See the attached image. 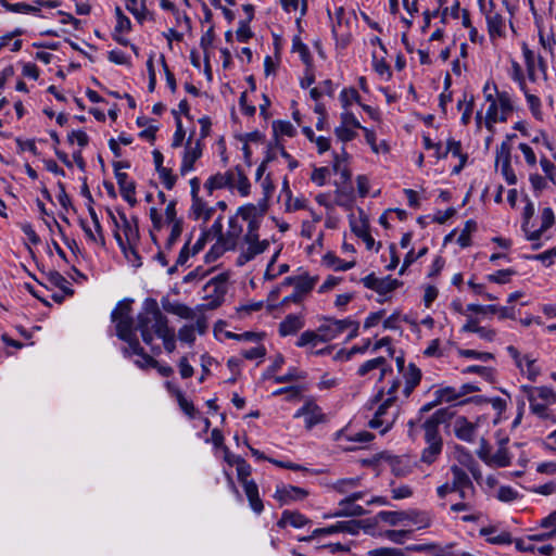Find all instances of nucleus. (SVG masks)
I'll list each match as a JSON object with an SVG mask.
<instances>
[{"mask_svg":"<svg viewBox=\"0 0 556 556\" xmlns=\"http://www.w3.org/2000/svg\"><path fill=\"white\" fill-rule=\"evenodd\" d=\"M137 329L142 341L151 346L153 354L159 355L161 348L153 346L154 336L163 340L164 349L173 353L176 349V334L173 328L168 326L167 317L161 312L159 303L153 298L144 300L142 311L137 316Z\"/></svg>","mask_w":556,"mask_h":556,"instance_id":"f257e3e1","label":"nucleus"},{"mask_svg":"<svg viewBox=\"0 0 556 556\" xmlns=\"http://www.w3.org/2000/svg\"><path fill=\"white\" fill-rule=\"evenodd\" d=\"M132 300H123L118 302L117 306L111 314V320L115 323L116 336L124 342L127 343L123 348V354L126 357L132 354H141L142 346L137 337V321L135 323L131 312Z\"/></svg>","mask_w":556,"mask_h":556,"instance_id":"f03ea898","label":"nucleus"},{"mask_svg":"<svg viewBox=\"0 0 556 556\" xmlns=\"http://www.w3.org/2000/svg\"><path fill=\"white\" fill-rule=\"evenodd\" d=\"M307 495L308 492L305 489L293 485H282L281 488H277L274 497L280 503V505H287L292 501L303 500Z\"/></svg>","mask_w":556,"mask_h":556,"instance_id":"7ed1b4c3","label":"nucleus"},{"mask_svg":"<svg viewBox=\"0 0 556 556\" xmlns=\"http://www.w3.org/2000/svg\"><path fill=\"white\" fill-rule=\"evenodd\" d=\"M328 324H324L318 328L320 332V342H328L340 333H342L345 329H348V324H350V319H327Z\"/></svg>","mask_w":556,"mask_h":556,"instance_id":"20e7f679","label":"nucleus"},{"mask_svg":"<svg viewBox=\"0 0 556 556\" xmlns=\"http://www.w3.org/2000/svg\"><path fill=\"white\" fill-rule=\"evenodd\" d=\"M305 416V425L307 429H312L315 425L324 419V414L314 402H306L294 415L295 418Z\"/></svg>","mask_w":556,"mask_h":556,"instance_id":"39448f33","label":"nucleus"},{"mask_svg":"<svg viewBox=\"0 0 556 556\" xmlns=\"http://www.w3.org/2000/svg\"><path fill=\"white\" fill-rule=\"evenodd\" d=\"M358 529H359V521L352 520V521H345V522H338L328 528L316 529L313 532L312 536L304 538L303 540L308 541L313 536H316V535L330 534V533H336V532H349L352 534H356L358 532Z\"/></svg>","mask_w":556,"mask_h":556,"instance_id":"423d86ee","label":"nucleus"},{"mask_svg":"<svg viewBox=\"0 0 556 556\" xmlns=\"http://www.w3.org/2000/svg\"><path fill=\"white\" fill-rule=\"evenodd\" d=\"M304 327V318L301 315L289 314L286 318L279 324V334L281 337H287L291 334H295Z\"/></svg>","mask_w":556,"mask_h":556,"instance_id":"0eeeda50","label":"nucleus"},{"mask_svg":"<svg viewBox=\"0 0 556 556\" xmlns=\"http://www.w3.org/2000/svg\"><path fill=\"white\" fill-rule=\"evenodd\" d=\"M191 137L188 139L187 149L185 151L182 163L180 167L181 175H186L189 170L193 169V165L198 159L202 155V149L200 141H197L195 147H189Z\"/></svg>","mask_w":556,"mask_h":556,"instance_id":"6e6552de","label":"nucleus"},{"mask_svg":"<svg viewBox=\"0 0 556 556\" xmlns=\"http://www.w3.org/2000/svg\"><path fill=\"white\" fill-rule=\"evenodd\" d=\"M117 185L119 187V191L122 197L129 203V205L135 206L137 200L135 198L136 192V184L135 181H128V175L126 173H117L116 175Z\"/></svg>","mask_w":556,"mask_h":556,"instance_id":"1a4fd4ad","label":"nucleus"},{"mask_svg":"<svg viewBox=\"0 0 556 556\" xmlns=\"http://www.w3.org/2000/svg\"><path fill=\"white\" fill-rule=\"evenodd\" d=\"M248 244L249 248L247 251L242 252L237 258V264L239 266H243L248 262L252 261L256 255L265 252L269 242L267 240H263L257 242H248Z\"/></svg>","mask_w":556,"mask_h":556,"instance_id":"9d476101","label":"nucleus"},{"mask_svg":"<svg viewBox=\"0 0 556 556\" xmlns=\"http://www.w3.org/2000/svg\"><path fill=\"white\" fill-rule=\"evenodd\" d=\"M455 434L458 439L467 442L473 440L476 425L468 421L466 417H458L454 425Z\"/></svg>","mask_w":556,"mask_h":556,"instance_id":"9b49d317","label":"nucleus"},{"mask_svg":"<svg viewBox=\"0 0 556 556\" xmlns=\"http://www.w3.org/2000/svg\"><path fill=\"white\" fill-rule=\"evenodd\" d=\"M309 520L298 511L285 510L281 518L278 520L277 526L285 528L288 523L294 528H302L307 525Z\"/></svg>","mask_w":556,"mask_h":556,"instance_id":"f8f14e48","label":"nucleus"},{"mask_svg":"<svg viewBox=\"0 0 556 556\" xmlns=\"http://www.w3.org/2000/svg\"><path fill=\"white\" fill-rule=\"evenodd\" d=\"M243 489L249 500L251 508L256 514H261L264 509V505L258 496V488L256 483L253 480H251L250 482L243 484Z\"/></svg>","mask_w":556,"mask_h":556,"instance_id":"ddd939ff","label":"nucleus"},{"mask_svg":"<svg viewBox=\"0 0 556 556\" xmlns=\"http://www.w3.org/2000/svg\"><path fill=\"white\" fill-rule=\"evenodd\" d=\"M242 233V227L239 225L237 217L229 218V229L224 233V242L227 243L228 249L235 250L238 243V239Z\"/></svg>","mask_w":556,"mask_h":556,"instance_id":"4468645a","label":"nucleus"},{"mask_svg":"<svg viewBox=\"0 0 556 556\" xmlns=\"http://www.w3.org/2000/svg\"><path fill=\"white\" fill-rule=\"evenodd\" d=\"M119 216L123 220V231L128 245L135 244L139 240V229L137 225V218L132 217L134 224L127 219L124 213L119 212Z\"/></svg>","mask_w":556,"mask_h":556,"instance_id":"2eb2a0df","label":"nucleus"},{"mask_svg":"<svg viewBox=\"0 0 556 556\" xmlns=\"http://www.w3.org/2000/svg\"><path fill=\"white\" fill-rule=\"evenodd\" d=\"M490 36H502L504 34V18L496 12L489 11L485 13Z\"/></svg>","mask_w":556,"mask_h":556,"instance_id":"dca6fc26","label":"nucleus"},{"mask_svg":"<svg viewBox=\"0 0 556 556\" xmlns=\"http://www.w3.org/2000/svg\"><path fill=\"white\" fill-rule=\"evenodd\" d=\"M451 471L453 473L452 485L454 486L455 490L462 488H470V491L473 492L475 486L469 476L460 467L454 465L452 466Z\"/></svg>","mask_w":556,"mask_h":556,"instance_id":"f3484780","label":"nucleus"},{"mask_svg":"<svg viewBox=\"0 0 556 556\" xmlns=\"http://www.w3.org/2000/svg\"><path fill=\"white\" fill-rule=\"evenodd\" d=\"M46 277L51 285L60 288L65 295L71 296L74 294V290L70 288V282L59 271L50 270L49 273L46 274Z\"/></svg>","mask_w":556,"mask_h":556,"instance_id":"a211bd4d","label":"nucleus"},{"mask_svg":"<svg viewBox=\"0 0 556 556\" xmlns=\"http://www.w3.org/2000/svg\"><path fill=\"white\" fill-rule=\"evenodd\" d=\"M352 231L359 238L364 240L366 243V248L368 250L372 249L375 244V240L368 231V225L365 220H361L359 223H351Z\"/></svg>","mask_w":556,"mask_h":556,"instance_id":"6ab92c4d","label":"nucleus"},{"mask_svg":"<svg viewBox=\"0 0 556 556\" xmlns=\"http://www.w3.org/2000/svg\"><path fill=\"white\" fill-rule=\"evenodd\" d=\"M377 518L381 521L388 522L391 526H396L406 518H410V514L406 511H387L382 510L377 514Z\"/></svg>","mask_w":556,"mask_h":556,"instance_id":"aec40b11","label":"nucleus"},{"mask_svg":"<svg viewBox=\"0 0 556 556\" xmlns=\"http://www.w3.org/2000/svg\"><path fill=\"white\" fill-rule=\"evenodd\" d=\"M400 286H402V282L397 279L391 278V276H387L384 278H378L376 292L381 295H384L389 292H392Z\"/></svg>","mask_w":556,"mask_h":556,"instance_id":"412c9836","label":"nucleus"},{"mask_svg":"<svg viewBox=\"0 0 556 556\" xmlns=\"http://www.w3.org/2000/svg\"><path fill=\"white\" fill-rule=\"evenodd\" d=\"M324 263L327 266L333 267L334 270H348L355 266V261L344 262L331 252L324 256Z\"/></svg>","mask_w":556,"mask_h":556,"instance_id":"4be33fe9","label":"nucleus"},{"mask_svg":"<svg viewBox=\"0 0 556 556\" xmlns=\"http://www.w3.org/2000/svg\"><path fill=\"white\" fill-rule=\"evenodd\" d=\"M442 451V441H437L428 444V446L422 451L421 460L426 464H432L438 455H440Z\"/></svg>","mask_w":556,"mask_h":556,"instance_id":"5701e85b","label":"nucleus"},{"mask_svg":"<svg viewBox=\"0 0 556 556\" xmlns=\"http://www.w3.org/2000/svg\"><path fill=\"white\" fill-rule=\"evenodd\" d=\"M137 355L142 357L146 361V364L150 365L152 368H155L160 372V375L163 377H169L174 372V370L170 366H164V365L159 364L157 361H155L152 356H150L149 354H147L144 352L143 348H142V353L137 354Z\"/></svg>","mask_w":556,"mask_h":556,"instance_id":"b1692460","label":"nucleus"},{"mask_svg":"<svg viewBox=\"0 0 556 556\" xmlns=\"http://www.w3.org/2000/svg\"><path fill=\"white\" fill-rule=\"evenodd\" d=\"M317 281V277H309L307 275L298 276V280L295 283V292H299L301 295L309 292Z\"/></svg>","mask_w":556,"mask_h":556,"instance_id":"393cba45","label":"nucleus"},{"mask_svg":"<svg viewBox=\"0 0 556 556\" xmlns=\"http://www.w3.org/2000/svg\"><path fill=\"white\" fill-rule=\"evenodd\" d=\"M340 507L341 509L334 513V517H361L367 513L361 505H356L355 503Z\"/></svg>","mask_w":556,"mask_h":556,"instance_id":"a878e982","label":"nucleus"},{"mask_svg":"<svg viewBox=\"0 0 556 556\" xmlns=\"http://www.w3.org/2000/svg\"><path fill=\"white\" fill-rule=\"evenodd\" d=\"M292 49L293 51H298L300 53L301 60L306 65H311L312 55L306 45H304L299 36H295L292 40Z\"/></svg>","mask_w":556,"mask_h":556,"instance_id":"bb28decb","label":"nucleus"},{"mask_svg":"<svg viewBox=\"0 0 556 556\" xmlns=\"http://www.w3.org/2000/svg\"><path fill=\"white\" fill-rule=\"evenodd\" d=\"M437 425L432 424V421H429L428 419L422 424V428L425 430V440L427 444L442 441V438L439 434Z\"/></svg>","mask_w":556,"mask_h":556,"instance_id":"cd10ccee","label":"nucleus"},{"mask_svg":"<svg viewBox=\"0 0 556 556\" xmlns=\"http://www.w3.org/2000/svg\"><path fill=\"white\" fill-rule=\"evenodd\" d=\"M476 230H477V223L472 219L467 220L462 233L459 235V237L457 239V243L463 248L470 245L469 236L471 232H473Z\"/></svg>","mask_w":556,"mask_h":556,"instance_id":"c85d7f7f","label":"nucleus"},{"mask_svg":"<svg viewBox=\"0 0 556 556\" xmlns=\"http://www.w3.org/2000/svg\"><path fill=\"white\" fill-rule=\"evenodd\" d=\"M467 402H475V403H482V402H491L492 406L494 409L498 410L500 413H502L503 410H505L506 408V401L501 399V397H495V399H492V400H488L485 397H482V396H472L466 401H463V402H459V405H463L464 403H467Z\"/></svg>","mask_w":556,"mask_h":556,"instance_id":"c756f323","label":"nucleus"},{"mask_svg":"<svg viewBox=\"0 0 556 556\" xmlns=\"http://www.w3.org/2000/svg\"><path fill=\"white\" fill-rule=\"evenodd\" d=\"M115 15L117 18V24L115 26V33H127L131 29L130 20L123 13L119 7L115 8Z\"/></svg>","mask_w":556,"mask_h":556,"instance_id":"7c9ffc66","label":"nucleus"},{"mask_svg":"<svg viewBox=\"0 0 556 556\" xmlns=\"http://www.w3.org/2000/svg\"><path fill=\"white\" fill-rule=\"evenodd\" d=\"M236 467L239 481L243 484L250 482L248 477L251 475V466L243 458H236Z\"/></svg>","mask_w":556,"mask_h":556,"instance_id":"2f4dec72","label":"nucleus"},{"mask_svg":"<svg viewBox=\"0 0 556 556\" xmlns=\"http://www.w3.org/2000/svg\"><path fill=\"white\" fill-rule=\"evenodd\" d=\"M228 250L229 249L227 247V243H225L222 240L219 241V239H217V242L210 249V251L205 255L206 262L216 261Z\"/></svg>","mask_w":556,"mask_h":556,"instance_id":"473e14b6","label":"nucleus"},{"mask_svg":"<svg viewBox=\"0 0 556 556\" xmlns=\"http://www.w3.org/2000/svg\"><path fill=\"white\" fill-rule=\"evenodd\" d=\"M454 412L451 410L450 407L440 408L438 409L428 420L432 421V424L439 426L441 424H444L453 418Z\"/></svg>","mask_w":556,"mask_h":556,"instance_id":"72a5a7b5","label":"nucleus"},{"mask_svg":"<svg viewBox=\"0 0 556 556\" xmlns=\"http://www.w3.org/2000/svg\"><path fill=\"white\" fill-rule=\"evenodd\" d=\"M318 341H320V332L317 330V331H312V330H307V331H304L298 342H296V345L302 348V346H306L308 344H313L315 345Z\"/></svg>","mask_w":556,"mask_h":556,"instance_id":"f704fd0d","label":"nucleus"},{"mask_svg":"<svg viewBox=\"0 0 556 556\" xmlns=\"http://www.w3.org/2000/svg\"><path fill=\"white\" fill-rule=\"evenodd\" d=\"M386 358L380 356V357H377V358H374V359H370V361H367L365 362L357 370V374L359 376H365L367 375L369 371H371L372 369H376V368H379V367H382L383 365H386Z\"/></svg>","mask_w":556,"mask_h":556,"instance_id":"c9c22d12","label":"nucleus"},{"mask_svg":"<svg viewBox=\"0 0 556 556\" xmlns=\"http://www.w3.org/2000/svg\"><path fill=\"white\" fill-rule=\"evenodd\" d=\"M237 172V188L241 195L247 197L250 193V181L240 166H236Z\"/></svg>","mask_w":556,"mask_h":556,"instance_id":"e433bc0d","label":"nucleus"},{"mask_svg":"<svg viewBox=\"0 0 556 556\" xmlns=\"http://www.w3.org/2000/svg\"><path fill=\"white\" fill-rule=\"evenodd\" d=\"M305 378V374L303 371H299L296 368H292L288 374L282 376L274 377L276 383H287L292 381H298Z\"/></svg>","mask_w":556,"mask_h":556,"instance_id":"4c0bfd02","label":"nucleus"},{"mask_svg":"<svg viewBox=\"0 0 556 556\" xmlns=\"http://www.w3.org/2000/svg\"><path fill=\"white\" fill-rule=\"evenodd\" d=\"M273 128L275 132H279L288 137H293L296 132L293 125L288 121H275L273 123Z\"/></svg>","mask_w":556,"mask_h":556,"instance_id":"58836bf2","label":"nucleus"},{"mask_svg":"<svg viewBox=\"0 0 556 556\" xmlns=\"http://www.w3.org/2000/svg\"><path fill=\"white\" fill-rule=\"evenodd\" d=\"M175 396L180 408L189 416L194 417L195 408L191 402H189L179 389L175 390Z\"/></svg>","mask_w":556,"mask_h":556,"instance_id":"ea45409f","label":"nucleus"},{"mask_svg":"<svg viewBox=\"0 0 556 556\" xmlns=\"http://www.w3.org/2000/svg\"><path fill=\"white\" fill-rule=\"evenodd\" d=\"M412 533L413 530H387L384 536L396 544H403Z\"/></svg>","mask_w":556,"mask_h":556,"instance_id":"a19ab883","label":"nucleus"},{"mask_svg":"<svg viewBox=\"0 0 556 556\" xmlns=\"http://www.w3.org/2000/svg\"><path fill=\"white\" fill-rule=\"evenodd\" d=\"M227 185V180L222 177V174H216L214 176H211L206 182L204 184V187L208 190L210 194H212V192L215 190V189H222V188H225Z\"/></svg>","mask_w":556,"mask_h":556,"instance_id":"79ce46f5","label":"nucleus"},{"mask_svg":"<svg viewBox=\"0 0 556 556\" xmlns=\"http://www.w3.org/2000/svg\"><path fill=\"white\" fill-rule=\"evenodd\" d=\"M459 355L467 358H476L480 359L482 362H488L490 359L494 358V355L492 353L488 352H478L476 350H459Z\"/></svg>","mask_w":556,"mask_h":556,"instance_id":"37998d69","label":"nucleus"},{"mask_svg":"<svg viewBox=\"0 0 556 556\" xmlns=\"http://www.w3.org/2000/svg\"><path fill=\"white\" fill-rule=\"evenodd\" d=\"M368 556H405V551L393 547H380L369 551Z\"/></svg>","mask_w":556,"mask_h":556,"instance_id":"c03bdc74","label":"nucleus"},{"mask_svg":"<svg viewBox=\"0 0 556 556\" xmlns=\"http://www.w3.org/2000/svg\"><path fill=\"white\" fill-rule=\"evenodd\" d=\"M515 274V270L513 269H501L497 270L495 274L489 275L488 280L495 283H507L509 281V278L511 275Z\"/></svg>","mask_w":556,"mask_h":556,"instance_id":"a18cd8bd","label":"nucleus"},{"mask_svg":"<svg viewBox=\"0 0 556 556\" xmlns=\"http://www.w3.org/2000/svg\"><path fill=\"white\" fill-rule=\"evenodd\" d=\"M181 232H182V222L181 220H176L173 224L170 235L167 238V241H166V244H165L166 249L169 250V249H172L174 247V244L179 239Z\"/></svg>","mask_w":556,"mask_h":556,"instance_id":"49530a36","label":"nucleus"},{"mask_svg":"<svg viewBox=\"0 0 556 556\" xmlns=\"http://www.w3.org/2000/svg\"><path fill=\"white\" fill-rule=\"evenodd\" d=\"M195 327L193 325H185L178 331V339L186 343H193L195 340Z\"/></svg>","mask_w":556,"mask_h":556,"instance_id":"de8ad7c7","label":"nucleus"},{"mask_svg":"<svg viewBox=\"0 0 556 556\" xmlns=\"http://www.w3.org/2000/svg\"><path fill=\"white\" fill-rule=\"evenodd\" d=\"M160 175V178L162 179L165 188L167 190H172L176 184V176L172 174V169L169 168H162L156 170Z\"/></svg>","mask_w":556,"mask_h":556,"instance_id":"09e8293b","label":"nucleus"},{"mask_svg":"<svg viewBox=\"0 0 556 556\" xmlns=\"http://www.w3.org/2000/svg\"><path fill=\"white\" fill-rule=\"evenodd\" d=\"M541 219H542V224L540 227L541 231H546L555 223V216H554L553 210L551 207L543 208L542 214H541Z\"/></svg>","mask_w":556,"mask_h":556,"instance_id":"8fccbe9b","label":"nucleus"},{"mask_svg":"<svg viewBox=\"0 0 556 556\" xmlns=\"http://www.w3.org/2000/svg\"><path fill=\"white\" fill-rule=\"evenodd\" d=\"M452 153L454 156H458L462 153V144L460 141H456L454 139H448L446 142V149L443 154H438V159H444L448 153Z\"/></svg>","mask_w":556,"mask_h":556,"instance_id":"3c124183","label":"nucleus"},{"mask_svg":"<svg viewBox=\"0 0 556 556\" xmlns=\"http://www.w3.org/2000/svg\"><path fill=\"white\" fill-rule=\"evenodd\" d=\"M260 228V222L257 219H251L248 225V232L244 236V241L248 242H257L258 233L257 230Z\"/></svg>","mask_w":556,"mask_h":556,"instance_id":"603ef678","label":"nucleus"},{"mask_svg":"<svg viewBox=\"0 0 556 556\" xmlns=\"http://www.w3.org/2000/svg\"><path fill=\"white\" fill-rule=\"evenodd\" d=\"M340 99L344 108L349 106L353 101H359V94L354 88L343 89Z\"/></svg>","mask_w":556,"mask_h":556,"instance_id":"864d4df0","label":"nucleus"},{"mask_svg":"<svg viewBox=\"0 0 556 556\" xmlns=\"http://www.w3.org/2000/svg\"><path fill=\"white\" fill-rule=\"evenodd\" d=\"M249 24L250 23L247 21L239 22V27H238L236 34H237V39L241 42H247L253 36Z\"/></svg>","mask_w":556,"mask_h":556,"instance_id":"5fc2aeb1","label":"nucleus"},{"mask_svg":"<svg viewBox=\"0 0 556 556\" xmlns=\"http://www.w3.org/2000/svg\"><path fill=\"white\" fill-rule=\"evenodd\" d=\"M498 162H510V144L508 141H503L496 149V164Z\"/></svg>","mask_w":556,"mask_h":556,"instance_id":"6e6d98bb","label":"nucleus"},{"mask_svg":"<svg viewBox=\"0 0 556 556\" xmlns=\"http://www.w3.org/2000/svg\"><path fill=\"white\" fill-rule=\"evenodd\" d=\"M359 483V478L341 479L336 483L334 488L338 492L345 493L349 488H356Z\"/></svg>","mask_w":556,"mask_h":556,"instance_id":"4d7b16f0","label":"nucleus"},{"mask_svg":"<svg viewBox=\"0 0 556 556\" xmlns=\"http://www.w3.org/2000/svg\"><path fill=\"white\" fill-rule=\"evenodd\" d=\"M185 136H186V131L182 127L181 119H180V117H176V131L174 134L172 147L173 148L180 147L182 144Z\"/></svg>","mask_w":556,"mask_h":556,"instance_id":"13d9d810","label":"nucleus"},{"mask_svg":"<svg viewBox=\"0 0 556 556\" xmlns=\"http://www.w3.org/2000/svg\"><path fill=\"white\" fill-rule=\"evenodd\" d=\"M406 382L412 383L413 386H418L421 379V371L419 368L415 366V364H409L408 370L405 374Z\"/></svg>","mask_w":556,"mask_h":556,"instance_id":"bf43d9fd","label":"nucleus"},{"mask_svg":"<svg viewBox=\"0 0 556 556\" xmlns=\"http://www.w3.org/2000/svg\"><path fill=\"white\" fill-rule=\"evenodd\" d=\"M263 334L261 333H256V332H251V331H247V332H243V333H233V332H226V337L229 338V339H235V340H245V341H258L261 338H262Z\"/></svg>","mask_w":556,"mask_h":556,"instance_id":"052dcab7","label":"nucleus"},{"mask_svg":"<svg viewBox=\"0 0 556 556\" xmlns=\"http://www.w3.org/2000/svg\"><path fill=\"white\" fill-rule=\"evenodd\" d=\"M334 134L343 142H349L356 137V132L345 126H339L334 129Z\"/></svg>","mask_w":556,"mask_h":556,"instance_id":"680f3d73","label":"nucleus"},{"mask_svg":"<svg viewBox=\"0 0 556 556\" xmlns=\"http://www.w3.org/2000/svg\"><path fill=\"white\" fill-rule=\"evenodd\" d=\"M215 38L214 27L211 26L207 31L201 37L200 47L204 51V55L208 54L207 50L213 45Z\"/></svg>","mask_w":556,"mask_h":556,"instance_id":"e2e57ef3","label":"nucleus"},{"mask_svg":"<svg viewBox=\"0 0 556 556\" xmlns=\"http://www.w3.org/2000/svg\"><path fill=\"white\" fill-rule=\"evenodd\" d=\"M465 372L468 374H479L485 379H492L493 378V369L489 367L478 366V365H471L465 369Z\"/></svg>","mask_w":556,"mask_h":556,"instance_id":"0e129e2a","label":"nucleus"},{"mask_svg":"<svg viewBox=\"0 0 556 556\" xmlns=\"http://www.w3.org/2000/svg\"><path fill=\"white\" fill-rule=\"evenodd\" d=\"M238 215L250 223L251 219H256V206L254 204L241 206L238 210Z\"/></svg>","mask_w":556,"mask_h":556,"instance_id":"69168bd1","label":"nucleus"},{"mask_svg":"<svg viewBox=\"0 0 556 556\" xmlns=\"http://www.w3.org/2000/svg\"><path fill=\"white\" fill-rule=\"evenodd\" d=\"M206 203L200 198H192L191 211L195 219H199L206 208Z\"/></svg>","mask_w":556,"mask_h":556,"instance_id":"338daca9","label":"nucleus"},{"mask_svg":"<svg viewBox=\"0 0 556 556\" xmlns=\"http://www.w3.org/2000/svg\"><path fill=\"white\" fill-rule=\"evenodd\" d=\"M328 174L329 169L327 167L315 168L312 173L311 179L318 186H324Z\"/></svg>","mask_w":556,"mask_h":556,"instance_id":"774afa93","label":"nucleus"}]
</instances>
